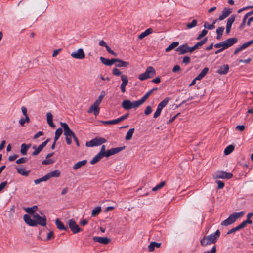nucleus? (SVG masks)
<instances>
[{"label":"nucleus","instance_id":"bf43d9fd","mask_svg":"<svg viewBox=\"0 0 253 253\" xmlns=\"http://www.w3.org/2000/svg\"><path fill=\"white\" fill-rule=\"evenodd\" d=\"M238 230H240V229L237 226H236L234 228H233L231 229L228 230V231L227 233V234H231L234 233Z\"/></svg>","mask_w":253,"mask_h":253},{"label":"nucleus","instance_id":"39448f33","mask_svg":"<svg viewBox=\"0 0 253 253\" xmlns=\"http://www.w3.org/2000/svg\"><path fill=\"white\" fill-rule=\"evenodd\" d=\"M33 217L37 223V225H40L42 226H45L46 224V217L45 215L43 216H40L38 213L34 214Z\"/></svg>","mask_w":253,"mask_h":253},{"label":"nucleus","instance_id":"79ce46f5","mask_svg":"<svg viewBox=\"0 0 253 253\" xmlns=\"http://www.w3.org/2000/svg\"><path fill=\"white\" fill-rule=\"evenodd\" d=\"M217 20H214L212 24H209L207 22H205L204 25V27L209 30H212L215 27L214 24L216 22Z\"/></svg>","mask_w":253,"mask_h":253},{"label":"nucleus","instance_id":"f03ea898","mask_svg":"<svg viewBox=\"0 0 253 253\" xmlns=\"http://www.w3.org/2000/svg\"><path fill=\"white\" fill-rule=\"evenodd\" d=\"M220 235V231L217 230L214 233L205 236L200 241L201 245L202 246H206L208 245L216 243Z\"/></svg>","mask_w":253,"mask_h":253},{"label":"nucleus","instance_id":"c9c22d12","mask_svg":"<svg viewBox=\"0 0 253 253\" xmlns=\"http://www.w3.org/2000/svg\"><path fill=\"white\" fill-rule=\"evenodd\" d=\"M16 169L19 174L25 176H28L30 172V170L25 171L24 169L22 168H16Z\"/></svg>","mask_w":253,"mask_h":253},{"label":"nucleus","instance_id":"2f4dec72","mask_svg":"<svg viewBox=\"0 0 253 253\" xmlns=\"http://www.w3.org/2000/svg\"><path fill=\"white\" fill-rule=\"evenodd\" d=\"M209 69L208 67L204 68L200 73L196 77V79H199L201 80L203 78H204L206 74L208 73Z\"/></svg>","mask_w":253,"mask_h":253},{"label":"nucleus","instance_id":"a878e982","mask_svg":"<svg viewBox=\"0 0 253 253\" xmlns=\"http://www.w3.org/2000/svg\"><path fill=\"white\" fill-rule=\"evenodd\" d=\"M31 146V144H22L20 150L21 153L23 155H26L28 150L30 148Z\"/></svg>","mask_w":253,"mask_h":253},{"label":"nucleus","instance_id":"338daca9","mask_svg":"<svg viewBox=\"0 0 253 253\" xmlns=\"http://www.w3.org/2000/svg\"><path fill=\"white\" fill-rule=\"evenodd\" d=\"M106 49L107 51L109 53H110L115 56H117V54L116 52H114L113 50H112L109 46L108 47H107V48Z\"/></svg>","mask_w":253,"mask_h":253},{"label":"nucleus","instance_id":"72a5a7b5","mask_svg":"<svg viewBox=\"0 0 253 253\" xmlns=\"http://www.w3.org/2000/svg\"><path fill=\"white\" fill-rule=\"evenodd\" d=\"M152 32H153V30L151 28H148V29H146L144 32H143L141 34H140L139 35L138 38L140 39H142L144 38V37H145L146 36H147V35L152 33Z\"/></svg>","mask_w":253,"mask_h":253},{"label":"nucleus","instance_id":"3c124183","mask_svg":"<svg viewBox=\"0 0 253 253\" xmlns=\"http://www.w3.org/2000/svg\"><path fill=\"white\" fill-rule=\"evenodd\" d=\"M101 122L102 123H103L104 124H107V125L116 124L118 123L117 119L110 120V121H102Z\"/></svg>","mask_w":253,"mask_h":253},{"label":"nucleus","instance_id":"0e129e2a","mask_svg":"<svg viewBox=\"0 0 253 253\" xmlns=\"http://www.w3.org/2000/svg\"><path fill=\"white\" fill-rule=\"evenodd\" d=\"M62 133H63L62 129L61 128H58V129H56L55 133V135H56L57 136L60 137L61 135L62 134Z\"/></svg>","mask_w":253,"mask_h":253},{"label":"nucleus","instance_id":"864d4df0","mask_svg":"<svg viewBox=\"0 0 253 253\" xmlns=\"http://www.w3.org/2000/svg\"><path fill=\"white\" fill-rule=\"evenodd\" d=\"M28 161V158L26 157H22L16 161V163L18 164L26 163Z\"/></svg>","mask_w":253,"mask_h":253},{"label":"nucleus","instance_id":"774afa93","mask_svg":"<svg viewBox=\"0 0 253 253\" xmlns=\"http://www.w3.org/2000/svg\"><path fill=\"white\" fill-rule=\"evenodd\" d=\"M216 252V247L215 246H214L211 250H209L208 251H205L203 253H215Z\"/></svg>","mask_w":253,"mask_h":253},{"label":"nucleus","instance_id":"412c9836","mask_svg":"<svg viewBox=\"0 0 253 253\" xmlns=\"http://www.w3.org/2000/svg\"><path fill=\"white\" fill-rule=\"evenodd\" d=\"M148 78L153 77L156 74V71L154 67L149 66L147 68L145 72H144Z\"/></svg>","mask_w":253,"mask_h":253},{"label":"nucleus","instance_id":"13d9d810","mask_svg":"<svg viewBox=\"0 0 253 253\" xmlns=\"http://www.w3.org/2000/svg\"><path fill=\"white\" fill-rule=\"evenodd\" d=\"M152 111V109L151 107L150 106H148L145 110L144 113L145 115H148L151 113Z\"/></svg>","mask_w":253,"mask_h":253},{"label":"nucleus","instance_id":"20e7f679","mask_svg":"<svg viewBox=\"0 0 253 253\" xmlns=\"http://www.w3.org/2000/svg\"><path fill=\"white\" fill-rule=\"evenodd\" d=\"M233 177V174L231 173H227L226 172L219 170L216 171L213 176L214 179H229Z\"/></svg>","mask_w":253,"mask_h":253},{"label":"nucleus","instance_id":"09e8293b","mask_svg":"<svg viewBox=\"0 0 253 253\" xmlns=\"http://www.w3.org/2000/svg\"><path fill=\"white\" fill-rule=\"evenodd\" d=\"M208 33L207 30L204 29L202 31L201 33L198 35L196 37V40H199L204 37Z\"/></svg>","mask_w":253,"mask_h":253},{"label":"nucleus","instance_id":"6e6552de","mask_svg":"<svg viewBox=\"0 0 253 253\" xmlns=\"http://www.w3.org/2000/svg\"><path fill=\"white\" fill-rule=\"evenodd\" d=\"M71 56L75 59H83L85 57V54L82 48H80L77 51L73 52Z\"/></svg>","mask_w":253,"mask_h":253},{"label":"nucleus","instance_id":"dca6fc26","mask_svg":"<svg viewBox=\"0 0 253 253\" xmlns=\"http://www.w3.org/2000/svg\"><path fill=\"white\" fill-rule=\"evenodd\" d=\"M93 240L94 242H97L103 244H108L110 242V239L107 237H94Z\"/></svg>","mask_w":253,"mask_h":253},{"label":"nucleus","instance_id":"c85d7f7f","mask_svg":"<svg viewBox=\"0 0 253 253\" xmlns=\"http://www.w3.org/2000/svg\"><path fill=\"white\" fill-rule=\"evenodd\" d=\"M46 175L49 180L52 177H59L60 175V171L59 170H55L47 173Z\"/></svg>","mask_w":253,"mask_h":253},{"label":"nucleus","instance_id":"0eeeda50","mask_svg":"<svg viewBox=\"0 0 253 253\" xmlns=\"http://www.w3.org/2000/svg\"><path fill=\"white\" fill-rule=\"evenodd\" d=\"M69 227L74 234L78 233L82 230L73 219H70L69 221Z\"/></svg>","mask_w":253,"mask_h":253},{"label":"nucleus","instance_id":"bb28decb","mask_svg":"<svg viewBox=\"0 0 253 253\" xmlns=\"http://www.w3.org/2000/svg\"><path fill=\"white\" fill-rule=\"evenodd\" d=\"M47 121L48 125L53 128L55 127V124L53 123V116L51 113L48 112L46 114Z\"/></svg>","mask_w":253,"mask_h":253},{"label":"nucleus","instance_id":"393cba45","mask_svg":"<svg viewBox=\"0 0 253 253\" xmlns=\"http://www.w3.org/2000/svg\"><path fill=\"white\" fill-rule=\"evenodd\" d=\"M208 38L206 37L204 38L201 41L198 42L195 44L193 46L191 47V49L193 50V51L195 50L198 49L199 47L201 46L203 44H204L207 41Z\"/></svg>","mask_w":253,"mask_h":253},{"label":"nucleus","instance_id":"e433bc0d","mask_svg":"<svg viewBox=\"0 0 253 253\" xmlns=\"http://www.w3.org/2000/svg\"><path fill=\"white\" fill-rule=\"evenodd\" d=\"M134 130H135L134 128H132L130 129L127 131V132L126 133V134L125 136L126 140L128 141V140L131 139L133 134L134 132Z\"/></svg>","mask_w":253,"mask_h":253},{"label":"nucleus","instance_id":"6ab92c4d","mask_svg":"<svg viewBox=\"0 0 253 253\" xmlns=\"http://www.w3.org/2000/svg\"><path fill=\"white\" fill-rule=\"evenodd\" d=\"M115 63H117L116 64V67H126L128 66L129 65V63L128 62L124 61L121 59L115 58Z\"/></svg>","mask_w":253,"mask_h":253},{"label":"nucleus","instance_id":"37998d69","mask_svg":"<svg viewBox=\"0 0 253 253\" xmlns=\"http://www.w3.org/2000/svg\"><path fill=\"white\" fill-rule=\"evenodd\" d=\"M48 180L47 175L46 174L45 176H44L42 177L37 179L34 180V183L35 184H38L42 182L43 181H46Z\"/></svg>","mask_w":253,"mask_h":253},{"label":"nucleus","instance_id":"9d476101","mask_svg":"<svg viewBox=\"0 0 253 253\" xmlns=\"http://www.w3.org/2000/svg\"><path fill=\"white\" fill-rule=\"evenodd\" d=\"M237 41L238 39L237 38H229L223 41L224 47L227 49L237 43Z\"/></svg>","mask_w":253,"mask_h":253},{"label":"nucleus","instance_id":"c03bdc74","mask_svg":"<svg viewBox=\"0 0 253 253\" xmlns=\"http://www.w3.org/2000/svg\"><path fill=\"white\" fill-rule=\"evenodd\" d=\"M143 103L141 100V99L137 100V101H133V102H132V108H137L139 106H140V105H141Z\"/></svg>","mask_w":253,"mask_h":253},{"label":"nucleus","instance_id":"2eb2a0df","mask_svg":"<svg viewBox=\"0 0 253 253\" xmlns=\"http://www.w3.org/2000/svg\"><path fill=\"white\" fill-rule=\"evenodd\" d=\"M232 12V10L230 8L225 7L223 11H222V13L219 16L218 19L219 20H223L226 17H227Z\"/></svg>","mask_w":253,"mask_h":253},{"label":"nucleus","instance_id":"4c0bfd02","mask_svg":"<svg viewBox=\"0 0 253 253\" xmlns=\"http://www.w3.org/2000/svg\"><path fill=\"white\" fill-rule=\"evenodd\" d=\"M179 45L178 42H174L170 44L167 48H166L165 51L168 52L176 47Z\"/></svg>","mask_w":253,"mask_h":253},{"label":"nucleus","instance_id":"6e6d98bb","mask_svg":"<svg viewBox=\"0 0 253 253\" xmlns=\"http://www.w3.org/2000/svg\"><path fill=\"white\" fill-rule=\"evenodd\" d=\"M152 93L150 91H148L140 99L144 103Z\"/></svg>","mask_w":253,"mask_h":253},{"label":"nucleus","instance_id":"4be33fe9","mask_svg":"<svg viewBox=\"0 0 253 253\" xmlns=\"http://www.w3.org/2000/svg\"><path fill=\"white\" fill-rule=\"evenodd\" d=\"M229 69V66L225 64L220 66L216 72L220 75H225L228 72Z\"/></svg>","mask_w":253,"mask_h":253},{"label":"nucleus","instance_id":"8fccbe9b","mask_svg":"<svg viewBox=\"0 0 253 253\" xmlns=\"http://www.w3.org/2000/svg\"><path fill=\"white\" fill-rule=\"evenodd\" d=\"M55 161L53 160L52 159H46L45 160H43L42 162V165H49L54 163Z\"/></svg>","mask_w":253,"mask_h":253},{"label":"nucleus","instance_id":"a19ab883","mask_svg":"<svg viewBox=\"0 0 253 253\" xmlns=\"http://www.w3.org/2000/svg\"><path fill=\"white\" fill-rule=\"evenodd\" d=\"M105 92L104 91H102L99 96L94 102L95 104H97L98 105H99L101 102V101H102L103 98L105 96Z\"/></svg>","mask_w":253,"mask_h":253},{"label":"nucleus","instance_id":"f704fd0d","mask_svg":"<svg viewBox=\"0 0 253 253\" xmlns=\"http://www.w3.org/2000/svg\"><path fill=\"white\" fill-rule=\"evenodd\" d=\"M224 30V27H219L216 29V32L217 33L216 39L220 40L223 35V32Z\"/></svg>","mask_w":253,"mask_h":253},{"label":"nucleus","instance_id":"473e14b6","mask_svg":"<svg viewBox=\"0 0 253 253\" xmlns=\"http://www.w3.org/2000/svg\"><path fill=\"white\" fill-rule=\"evenodd\" d=\"M38 207L36 205H34L32 207H28L26 208L25 211L29 214L34 215V214L36 213L35 211L37 210Z\"/></svg>","mask_w":253,"mask_h":253},{"label":"nucleus","instance_id":"ea45409f","mask_svg":"<svg viewBox=\"0 0 253 253\" xmlns=\"http://www.w3.org/2000/svg\"><path fill=\"white\" fill-rule=\"evenodd\" d=\"M234 149V146L232 145L228 146L224 150V153L225 155H227L230 154Z\"/></svg>","mask_w":253,"mask_h":253},{"label":"nucleus","instance_id":"7ed1b4c3","mask_svg":"<svg viewBox=\"0 0 253 253\" xmlns=\"http://www.w3.org/2000/svg\"><path fill=\"white\" fill-rule=\"evenodd\" d=\"M106 140L105 138L101 137H96L89 141H87L85 143L86 147H94L101 145L102 143L106 142Z\"/></svg>","mask_w":253,"mask_h":253},{"label":"nucleus","instance_id":"a211bd4d","mask_svg":"<svg viewBox=\"0 0 253 253\" xmlns=\"http://www.w3.org/2000/svg\"><path fill=\"white\" fill-rule=\"evenodd\" d=\"M115 58H112L111 59H108L102 56L100 57V60L103 64L109 66L115 63L116 60H115Z\"/></svg>","mask_w":253,"mask_h":253},{"label":"nucleus","instance_id":"9b49d317","mask_svg":"<svg viewBox=\"0 0 253 253\" xmlns=\"http://www.w3.org/2000/svg\"><path fill=\"white\" fill-rule=\"evenodd\" d=\"M49 141L50 139H47L45 141L42 142L41 144L38 146V147L36 149V150H35L34 152H32V155L33 156L38 155Z\"/></svg>","mask_w":253,"mask_h":253},{"label":"nucleus","instance_id":"1a4fd4ad","mask_svg":"<svg viewBox=\"0 0 253 253\" xmlns=\"http://www.w3.org/2000/svg\"><path fill=\"white\" fill-rule=\"evenodd\" d=\"M125 148H126V146H123L122 147H116V148H113L109 149L106 151V157H109L111 155H115V154L121 152V151L124 150L125 149Z\"/></svg>","mask_w":253,"mask_h":253},{"label":"nucleus","instance_id":"4d7b16f0","mask_svg":"<svg viewBox=\"0 0 253 253\" xmlns=\"http://www.w3.org/2000/svg\"><path fill=\"white\" fill-rule=\"evenodd\" d=\"M112 73L114 75L116 76L121 75V72L117 68H115L113 69Z\"/></svg>","mask_w":253,"mask_h":253},{"label":"nucleus","instance_id":"c756f323","mask_svg":"<svg viewBox=\"0 0 253 253\" xmlns=\"http://www.w3.org/2000/svg\"><path fill=\"white\" fill-rule=\"evenodd\" d=\"M161 243L152 242L148 246V250L150 252H153L155 248H160L161 247Z\"/></svg>","mask_w":253,"mask_h":253},{"label":"nucleus","instance_id":"de8ad7c7","mask_svg":"<svg viewBox=\"0 0 253 253\" xmlns=\"http://www.w3.org/2000/svg\"><path fill=\"white\" fill-rule=\"evenodd\" d=\"M236 15H232L228 19L226 24L229 25L230 26H232V24L234 23Z\"/></svg>","mask_w":253,"mask_h":253},{"label":"nucleus","instance_id":"aec40b11","mask_svg":"<svg viewBox=\"0 0 253 253\" xmlns=\"http://www.w3.org/2000/svg\"><path fill=\"white\" fill-rule=\"evenodd\" d=\"M121 105L124 109L126 110L132 109V102L128 99L123 101Z\"/></svg>","mask_w":253,"mask_h":253},{"label":"nucleus","instance_id":"f8f14e48","mask_svg":"<svg viewBox=\"0 0 253 253\" xmlns=\"http://www.w3.org/2000/svg\"><path fill=\"white\" fill-rule=\"evenodd\" d=\"M23 219L25 222L30 226L35 227L37 226V223L34 219H32L30 216L28 214H25L24 215Z\"/></svg>","mask_w":253,"mask_h":253},{"label":"nucleus","instance_id":"423d86ee","mask_svg":"<svg viewBox=\"0 0 253 253\" xmlns=\"http://www.w3.org/2000/svg\"><path fill=\"white\" fill-rule=\"evenodd\" d=\"M176 50L179 52V55L193 52V50L191 49V47H189L187 43L180 45L176 48Z\"/></svg>","mask_w":253,"mask_h":253},{"label":"nucleus","instance_id":"a18cd8bd","mask_svg":"<svg viewBox=\"0 0 253 253\" xmlns=\"http://www.w3.org/2000/svg\"><path fill=\"white\" fill-rule=\"evenodd\" d=\"M165 185V181H162L159 184L157 185L156 186L153 187L152 188V191H157L158 190H159L161 188H162Z\"/></svg>","mask_w":253,"mask_h":253},{"label":"nucleus","instance_id":"58836bf2","mask_svg":"<svg viewBox=\"0 0 253 253\" xmlns=\"http://www.w3.org/2000/svg\"><path fill=\"white\" fill-rule=\"evenodd\" d=\"M101 211V208L100 206H97L94 208L92 210L91 215L92 216H95L99 214V213Z\"/></svg>","mask_w":253,"mask_h":253},{"label":"nucleus","instance_id":"f257e3e1","mask_svg":"<svg viewBox=\"0 0 253 253\" xmlns=\"http://www.w3.org/2000/svg\"><path fill=\"white\" fill-rule=\"evenodd\" d=\"M60 125L64 129V135L65 136L67 144L70 145L72 143L71 139L73 138L75 141L77 147H79L80 144L78 138L73 131L69 128L68 124L65 122H61Z\"/></svg>","mask_w":253,"mask_h":253},{"label":"nucleus","instance_id":"b1692460","mask_svg":"<svg viewBox=\"0 0 253 253\" xmlns=\"http://www.w3.org/2000/svg\"><path fill=\"white\" fill-rule=\"evenodd\" d=\"M55 224L57 228L60 230L67 231L68 229V228L65 227L64 224L58 218L56 219Z\"/></svg>","mask_w":253,"mask_h":253},{"label":"nucleus","instance_id":"cd10ccee","mask_svg":"<svg viewBox=\"0 0 253 253\" xmlns=\"http://www.w3.org/2000/svg\"><path fill=\"white\" fill-rule=\"evenodd\" d=\"M105 156L103 154H101V153H98L97 155L93 158V159L90 161V164L92 165H94L97 162H98L103 157Z\"/></svg>","mask_w":253,"mask_h":253},{"label":"nucleus","instance_id":"49530a36","mask_svg":"<svg viewBox=\"0 0 253 253\" xmlns=\"http://www.w3.org/2000/svg\"><path fill=\"white\" fill-rule=\"evenodd\" d=\"M197 24V20L196 19H193L191 23H188L187 24L186 26L188 29L192 28L195 27Z\"/></svg>","mask_w":253,"mask_h":253},{"label":"nucleus","instance_id":"e2e57ef3","mask_svg":"<svg viewBox=\"0 0 253 253\" xmlns=\"http://www.w3.org/2000/svg\"><path fill=\"white\" fill-rule=\"evenodd\" d=\"M247 19V17H246L245 16H244L243 20H242V22L239 26V29L240 30H242L245 27Z\"/></svg>","mask_w":253,"mask_h":253},{"label":"nucleus","instance_id":"680f3d73","mask_svg":"<svg viewBox=\"0 0 253 253\" xmlns=\"http://www.w3.org/2000/svg\"><path fill=\"white\" fill-rule=\"evenodd\" d=\"M216 182L218 185V189H222L225 185L224 182L222 181L216 180Z\"/></svg>","mask_w":253,"mask_h":253},{"label":"nucleus","instance_id":"ddd939ff","mask_svg":"<svg viewBox=\"0 0 253 253\" xmlns=\"http://www.w3.org/2000/svg\"><path fill=\"white\" fill-rule=\"evenodd\" d=\"M237 219V217H234L233 215L232 214H231L226 219L223 221L221 225L222 226H227L229 225H231L233 224L234 222H235V221Z\"/></svg>","mask_w":253,"mask_h":253},{"label":"nucleus","instance_id":"7c9ffc66","mask_svg":"<svg viewBox=\"0 0 253 253\" xmlns=\"http://www.w3.org/2000/svg\"><path fill=\"white\" fill-rule=\"evenodd\" d=\"M87 163L86 160H84L81 161H79L76 163L73 166V169L74 170H77V169L80 168L81 167L84 166Z\"/></svg>","mask_w":253,"mask_h":253},{"label":"nucleus","instance_id":"69168bd1","mask_svg":"<svg viewBox=\"0 0 253 253\" xmlns=\"http://www.w3.org/2000/svg\"><path fill=\"white\" fill-rule=\"evenodd\" d=\"M182 62L185 64H188L190 62V58L188 56H184L183 58Z\"/></svg>","mask_w":253,"mask_h":253},{"label":"nucleus","instance_id":"603ef678","mask_svg":"<svg viewBox=\"0 0 253 253\" xmlns=\"http://www.w3.org/2000/svg\"><path fill=\"white\" fill-rule=\"evenodd\" d=\"M253 43V39L248 41L247 42L244 43L241 46H242V48H243V49H245L246 48H247L248 47H249V46H250Z\"/></svg>","mask_w":253,"mask_h":253},{"label":"nucleus","instance_id":"f3484780","mask_svg":"<svg viewBox=\"0 0 253 253\" xmlns=\"http://www.w3.org/2000/svg\"><path fill=\"white\" fill-rule=\"evenodd\" d=\"M98 104H96L94 102V103L90 106L88 110H87V112L88 113H91L92 112H94V114L95 116H97L98 115L99 113V107Z\"/></svg>","mask_w":253,"mask_h":253},{"label":"nucleus","instance_id":"052dcab7","mask_svg":"<svg viewBox=\"0 0 253 253\" xmlns=\"http://www.w3.org/2000/svg\"><path fill=\"white\" fill-rule=\"evenodd\" d=\"M138 79L141 81H144L148 79V77L146 76L145 73H143L139 75Z\"/></svg>","mask_w":253,"mask_h":253},{"label":"nucleus","instance_id":"5fc2aeb1","mask_svg":"<svg viewBox=\"0 0 253 253\" xmlns=\"http://www.w3.org/2000/svg\"><path fill=\"white\" fill-rule=\"evenodd\" d=\"M128 116H129V113H127L125 114L123 116L116 119L117 121L118 122V123L123 121L124 120L126 119L128 117Z\"/></svg>","mask_w":253,"mask_h":253},{"label":"nucleus","instance_id":"5701e85b","mask_svg":"<svg viewBox=\"0 0 253 253\" xmlns=\"http://www.w3.org/2000/svg\"><path fill=\"white\" fill-rule=\"evenodd\" d=\"M170 99L169 97H166L163 101H162L158 105L156 110L162 111V109L168 104Z\"/></svg>","mask_w":253,"mask_h":253},{"label":"nucleus","instance_id":"4468645a","mask_svg":"<svg viewBox=\"0 0 253 253\" xmlns=\"http://www.w3.org/2000/svg\"><path fill=\"white\" fill-rule=\"evenodd\" d=\"M121 80L122 81V83L121 84L120 88L122 93H125L126 92V87L128 81L127 76L125 75H121Z\"/></svg>","mask_w":253,"mask_h":253}]
</instances>
